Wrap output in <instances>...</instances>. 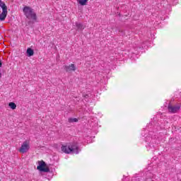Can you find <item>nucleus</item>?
Listing matches in <instances>:
<instances>
[{"mask_svg":"<svg viewBox=\"0 0 181 181\" xmlns=\"http://www.w3.org/2000/svg\"><path fill=\"white\" fill-rule=\"evenodd\" d=\"M61 149L64 153H76L77 155L79 152L78 144L76 142L69 143L66 146L62 145Z\"/></svg>","mask_w":181,"mask_h":181,"instance_id":"1","label":"nucleus"},{"mask_svg":"<svg viewBox=\"0 0 181 181\" xmlns=\"http://www.w3.org/2000/svg\"><path fill=\"white\" fill-rule=\"evenodd\" d=\"M23 11L28 19H33V21H36V19H37L36 13H35L32 8L25 6L23 8Z\"/></svg>","mask_w":181,"mask_h":181,"instance_id":"2","label":"nucleus"},{"mask_svg":"<svg viewBox=\"0 0 181 181\" xmlns=\"http://www.w3.org/2000/svg\"><path fill=\"white\" fill-rule=\"evenodd\" d=\"M38 166L37 167V170L40 172H44L45 173H48L50 172L49 167H46V163L43 160L38 161Z\"/></svg>","mask_w":181,"mask_h":181,"instance_id":"3","label":"nucleus"},{"mask_svg":"<svg viewBox=\"0 0 181 181\" xmlns=\"http://www.w3.org/2000/svg\"><path fill=\"white\" fill-rule=\"evenodd\" d=\"M0 8H2V13L0 14V21H5L6 15H8V7L5 3H1L0 4Z\"/></svg>","mask_w":181,"mask_h":181,"instance_id":"4","label":"nucleus"},{"mask_svg":"<svg viewBox=\"0 0 181 181\" xmlns=\"http://www.w3.org/2000/svg\"><path fill=\"white\" fill-rule=\"evenodd\" d=\"M29 144H28V141H24L23 144L21 145V147L20 148L19 151L21 153H26L29 151Z\"/></svg>","mask_w":181,"mask_h":181,"instance_id":"5","label":"nucleus"},{"mask_svg":"<svg viewBox=\"0 0 181 181\" xmlns=\"http://www.w3.org/2000/svg\"><path fill=\"white\" fill-rule=\"evenodd\" d=\"M180 110V105H175L173 106L172 105H168V111L169 112H171L173 114H175V112H177Z\"/></svg>","mask_w":181,"mask_h":181,"instance_id":"6","label":"nucleus"},{"mask_svg":"<svg viewBox=\"0 0 181 181\" xmlns=\"http://www.w3.org/2000/svg\"><path fill=\"white\" fill-rule=\"evenodd\" d=\"M64 69L67 73H71V71H76V65L74 64H71L69 66L65 65Z\"/></svg>","mask_w":181,"mask_h":181,"instance_id":"7","label":"nucleus"},{"mask_svg":"<svg viewBox=\"0 0 181 181\" xmlns=\"http://www.w3.org/2000/svg\"><path fill=\"white\" fill-rule=\"evenodd\" d=\"M76 26L77 28V30H78V32H81V30H83L84 29V26L81 24V23H76Z\"/></svg>","mask_w":181,"mask_h":181,"instance_id":"8","label":"nucleus"},{"mask_svg":"<svg viewBox=\"0 0 181 181\" xmlns=\"http://www.w3.org/2000/svg\"><path fill=\"white\" fill-rule=\"evenodd\" d=\"M33 54H35V52L33 51V49H32V48H28L27 49V56H28V57H30L33 56Z\"/></svg>","mask_w":181,"mask_h":181,"instance_id":"9","label":"nucleus"},{"mask_svg":"<svg viewBox=\"0 0 181 181\" xmlns=\"http://www.w3.org/2000/svg\"><path fill=\"white\" fill-rule=\"evenodd\" d=\"M88 1V0H78V3L79 4V5H81L82 6L87 5Z\"/></svg>","mask_w":181,"mask_h":181,"instance_id":"10","label":"nucleus"},{"mask_svg":"<svg viewBox=\"0 0 181 181\" xmlns=\"http://www.w3.org/2000/svg\"><path fill=\"white\" fill-rule=\"evenodd\" d=\"M8 106L10 107V108H11V110H16V104H15V103L13 102L9 103Z\"/></svg>","mask_w":181,"mask_h":181,"instance_id":"11","label":"nucleus"},{"mask_svg":"<svg viewBox=\"0 0 181 181\" xmlns=\"http://www.w3.org/2000/svg\"><path fill=\"white\" fill-rule=\"evenodd\" d=\"M78 119L77 118H69V122H77Z\"/></svg>","mask_w":181,"mask_h":181,"instance_id":"12","label":"nucleus"},{"mask_svg":"<svg viewBox=\"0 0 181 181\" xmlns=\"http://www.w3.org/2000/svg\"><path fill=\"white\" fill-rule=\"evenodd\" d=\"M1 4H5L4 2L2 1V0H0V5Z\"/></svg>","mask_w":181,"mask_h":181,"instance_id":"13","label":"nucleus"},{"mask_svg":"<svg viewBox=\"0 0 181 181\" xmlns=\"http://www.w3.org/2000/svg\"><path fill=\"white\" fill-rule=\"evenodd\" d=\"M0 67H2V62L0 61Z\"/></svg>","mask_w":181,"mask_h":181,"instance_id":"14","label":"nucleus"},{"mask_svg":"<svg viewBox=\"0 0 181 181\" xmlns=\"http://www.w3.org/2000/svg\"><path fill=\"white\" fill-rule=\"evenodd\" d=\"M87 97H88V95H86V98H87Z\"/></svg>","mask_w":181,"mask_h":181,"instance_id":"15","label":"nucleus"}]
</instances>
